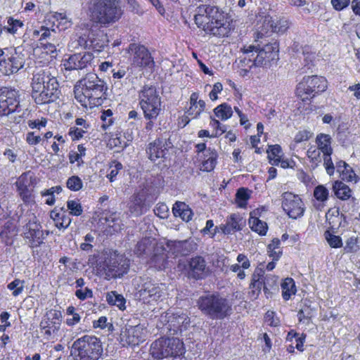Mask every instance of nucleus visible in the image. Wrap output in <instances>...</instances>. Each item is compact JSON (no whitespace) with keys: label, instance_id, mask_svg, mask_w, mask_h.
Here are the masks:
<instances>
[{"label":"nucleus","instance_id":"1","mask_svg":"<svg viewBox=\"0 0 360 360\" xmlns=\"http://www.w3.org/2000/svg\"><path fill=\"white\" fill-rule=\"evenodd\" d=\"M194 20L198 27L206 34L225 37L231 30L228 14L217 6L204 5L198 7Z\"/></svg>","mask_w":360,"mask_h":360},{"label":"nucleus","instance_id":"2","mask_svg":"<svg viewBox=\"0 0 360 360\" xmlns=\"http://www.w3.org/2000/svg\"><path fill=\"white\" fill-rule=\"evenodd\" d=\"M105 82L96 74L89 73L75 86V98L83 107L93 108L99 106L105 99Z\"/></svg>","mask_w":360,"mask_h":360},{"label":"nucleus","instance_id":"3","mask_svg":"<svg viewBox=\"0 0 360 360\" xmlns=\"http://www.w3.org/2000/svg\"><path fill=\"white\" fill-rule=\"evenodd\" d=\"M86 5L90 20L103 27L117 22L123 13L119 0H89Z\"/></svg>","mask_w":360,"mask_h":360},{"label":"nucleus","instance_id":"4","mask_svg":"<svg viewBox=\"0 0 360 360\" xmlns=\"http://www.w3.org/2000/svg\"><path fill=\"white\" fill-rule=\"evenodd\" d=\"M244 57L240 62L242 66L251 69L252 67L269 68L278 59V44L276 42L267 44L258 50L253 45L243 48Z\"/></svg>","mask_w":360,"mask_h":360},{"label":"nucleus","instance_id":"5","mask_svg":"<svg viewBox=\"0 0 360 360\" xmlns=\"http://www.w3.org/2000/svg\"><path fill=\"white\" fill-rule=\"evenodd\" d=\"M103 353L101 340L90 335H84L77 339L70 349V356L74 360H99Z\"/></svg>","mask_w":360,"mask_h":360},{"label":"nucleus","instance_id":"6","mask_svg":"<svg viewBox=\"0 0 360 360\" xmlns=\"http://www.w3.org/2000/svg\"><path fill=\"white\" fill-rule=\"evenodd\" d=\"M197 305L201 312L212 319H223L230 314L231 307L228 301L216 295H206L199 297Z\"/></svg>","mask_w":360,"mask_h":360},{"label":"nucleus","instance_id":"7","mask_svg":"<svg viewBox=\"0 0 360 360\" xmlns=\"http://www.w3.org/2000/svg\"><path fill=\"white\" fill-rule=\"evenodd\" d=\"M45 79L46 76L41 74L35 78L34 83H32V97L38 105L55 102L60 95L57 79H49L47 86L43 84L44 80L42 79Z\"/></svg>","mask_w":360,"mask_h":360},{"label":"nucleus","instance_id":"8","mask_svg":"<svg viewBox=\"0 0 360 360\" xmlns=\"http://www.w3.org/2000/svg\"><path fill=\"white\" fill-rule=\"evenodd\" d=\"M139 105L146 120H155L162 111L161 97L156 88L145 85L139 94Z\"/></svg>","mask_w":360,"mask_h":360},{"label":"nucleus","instance_id":"9","mask_svg":"<svg viewBox=\"0 0 360 360\" xmlns=\"http://www.w3.org/2000/svg\"><path fill=\"white\" fill-rule=\"evenodd\" d=\"M25 56L10 46L0 48V72L4 75L18 72L25 65Z\"/></svg>","mask_w":360,"mask_h":360},{"label":"nucleus","instance_id":"10","mask_svg":"<svg viewBox=\"0 0 360 360\" xmlns=\"http://www.w3.org/2000/svg\"><path fill=\"white\" fill-rule=\"evenodd\" d=\"M327 88V80L317 75L304 76L296 87V95L305 101L314 96L315 94L323 92Z\"/></svg>","mask_w":360,"mask_h":360},{"label":"nucleus","instance_id":"11","mask_svg":"<svg viewBox=\"0 0 360 360\" xmlns=\"http://www.w3.org/2000/svg\"><path fill=\"white\" fill-rule=\"evenodd\" d=\"M164 287L163 284L156 283L147 278L139 286L137 296L145 303L156 302L162 296Z\"/></svg>","mask_w":360,"mask_h":360},{"label":"nucleus","instance_id":"12","mask_svg":"<svg viewBox=\"0 0 360 360\" xmlns=\"http://www.w3.org/2000/svg\"><path fill=\"white\" fill-rule=\"evenodd\" d=\"M129 268V260L124 255H117L110 258L103 268L104 278L110 280L122 276L127 274Z\"/></svg>","mask_w":360,"mask_h":360},{"label":"nucleus","instance_id":"13","mask_svg":"<svg viewBox=\"0 0 360 360\" xmlns=\"http://www.w3.org/2000/svg\"><path fill=\"white\" fill-rule=\"evenodd\" d=\"M148 331L143 325L126 327L120 335V342L122 346H135L145 341Z\"/></svg>","mask_w":360,"mask_h":360},{"label":"nucleus","instance_id":"14","mask_svg":"<svg viewBox=\"0 0 360 360\" xmlns=\"http://www.w3.org/2000/svg\"><path fill=\"white\" fill-rule=\"evenodd\" d=\"M19 104L18 91L7 87L0 89V115H8L16 111Z\"/></svg>","mask_w":360,"mask_h":360},{"label":"nucleus","instance_id":"15","mask_svg":"<svg viewBox=\"0 0 360 360\" xmlns=\"http://www.w3.org/2000/svg\"><path fill=\"white\" fill-rule=\"evenodd\" d=\"M282 207L289 217L294 219L304 214V207L302 199L292 193H283Z\"/></svg>","mask_w":360,"mask_h":360},{"label":"nucleus","instance_id":"16","mask_svg":"<svg viewBox=\"0 0 360 360\" xmlns=\"http://www.w3.org/2000/svg\"><path fill=\"white\" fill-rule=\"evenodd\" d=\"M127 52L132 55V64L134 66L150 68L154 63L150 53L143 45L130 44Z\"/></svg>","mask_w":360,"mask_h":360},{"label":"nucleus","instance_id":"17","mask_svg":"<svg viewBox=\"0 0 360 360\" xmlns=\"http://www.w3.org/2000/svg\"><path fill=\"white\" fill-rule=\"evenodd\" d=\"M94 55L90 52L75 53L63 60V66L65 70H82L91 65Z\"/></svg>","mask_w":360,"mask_h":360},{"label":"nucleus","instance_id":"18","mask_svg":"<svg viewBox=\"0 0 360 360\" xmlns=\"http://www.w3.org/2000/svg\"><path fill=\"white\" fill-rule=\"evenodd\" d=\"M289 25L288 20L285 18L265 16L262 30L258 33V35H261L262 37L264 33L267 34L268 32L284 33L289 28Z\"/></svg>","mask_w":360,"mask_h":360},{"label":"nucleus","instance_id":"19","mask_svg":"<svg viewBox=\"0 0 360 360\" xmlns=\"http://www.w3.org/2000/svg\"><path fill=\"white\" fill-rule=\"evenodd\" d=\"M245 225V221L239 214H232L227 217L225 224L216 226L212 233V237L217 232L221 231L224 234H231L242 230Z\"/></svg>","mask_w":360,"mask_h":360},{"label":"nucleus","instance_id":"20","mask_svg":"<svg viewBox=\"0 0 360 360\" xmlns=\"http://www.w3.org/2000/svg\"><path fill=\"white\" fill-rule=\"evenodd\" d=\"M32 182V176H29L28 173H23L15 184L17 191L25 203H30L32 201V191L29 188Z\"/></svg>","mask_w":360,"mask_h":360},{"label":"nucleus","instance_id":"21","mask_svg":"<svg viewBox=\"0 0 360 360\" xmlns=\"http://www.w3.org/2000/svg\"><path fill=\"white\" fill-rule=\"evenodd\" d=\"M188 274L196 280L203 278L207 272L205 260L202 257H192L188 262Z\"/></svg>","mask_w":360,"mask_h":360},{"label":"nucleus","instance_id":"22","mask_svg":"<svg viewBox=\"0 0 360 360\" xmlns=\"http://www.w3.org/2000/svg\"><path fill=\"white\" fill-rule=\"evenodd\" d=\"M47 20L60 30H65L72 25V19L65 13H51L47 15Z\"/></svg>","mask_w":360,"mask_h":360},{"label":"nucleus","instance_id":"23","mask_svg":"<svg viewBox=\"0 0 360 360\" xmlns=\"http://www.w3.org/2000/svg\"><path fill=\"white\" fill-rule=\"evenodd\" d=\"M198 98L199 95L196 92L193 93L190 96V107L186 113L192 119L198 118L205 108V101Z\"/></svg>","mask_w":360,"mask_h":360},{"label":"nucleus","instance_id":"24","mask_svg":"<svg viewBox=\"0 0 360 360\" xmlns=\"http://www.w3.org/2000/svg\"><path fill=\"white\" fill-rule=\"evenodd\" d=\"M148 158L152 161H156L158 159L163 158L166 153V147L164 142L160 139H155L150 143L146 149Z\"/></svg>","mask_w":360,"mask_h":360},{"label":"nucleus","instance_id":"25","mask_svg":"<svg viewBox=\"0 0 360 360\" xmlns=\"http://www.w3.org/2000/svg\"><path fill=\"white\" fill-rule=\"evenodd\" d=\"M167 355L169 356H181L185 354L186 349L184 342L177 338H165Z\"/></svg>","mask_w":360,"mask_h":360},{"label":"nucleus","instance_id":"26","mask_svg":"<svg viewBox=\"0 0 360 360\" xmlns=\"http://www.w3.org/2000/svg\"><path fill=\"white\" fill-rule=\"evenodd\" d=\"M25 238L32 241L33 245L37 246L42 243V231L37 223H29L26 225Z\"/></svg>","mask_w":360,"mask_h":360},{"label":"nucleus","instance_id":"27","mask_svg":"<svg viewBox=\"0 0 360 360\" xmlns=\"http://www.w3.org/2000/svg\"><path fill=\"white\" fill-rule=\"evenodd\" d=\"M150 354L156 359H162L168 357L165 338H159L151 344Z\"/></svg>","mask_w":360,"mask_h":360},{"label":"nucleus","instance_id":"28","mask_svg":"<svg viewBox=\"0 0 360 360\" xmlns=\"http://www.w3.org/2000/svg\"><path fill=\"white\" fill-rule=\"evenodd\" d=\"M172 212L175 217H179L185 221H189L192 219L193 212L188 205L182 202H176L172 207Z\"/></svg>","mask_w":360,"mask_h":360},{"label":"nucleus","instance_id":"29","mask_svg":"<svg viewBox=\"0 0 360 360\" xmlns=\"http://www.w3.org/2000/svg\"><path fill=\"white\" fill-rule=\"evenodd\" d=\"M144 198L139 193L134 194L129 203V210L133 215L139 216L143 213Z\"/></svg>","mask_w":360,"mask_h":360},{"label":"nucleus","instance_id":"30","mask_svg":"<svg viewBox=\"0 0 360 360\" xmlns=\"http://www.w3.org/2000/svg\"><path fill=\"white\" fill-rule=\"evenodd\" d=\"M332 139L330 135L326 134H319L316 136V143L317 148L323 153H333V150L331 147Z\"/></svg>","mask_w":360,"mask_h":360},{"label":"nucleus","instance_id":"31","mask_svg":"<svg viewBox=\"0 0 360 360\" xmlns=\"http://www.w3.org/2000/svg\"><path fill=\"white\" fill-rule=\"evenodd\" d=\"M253 214H256L255 211L250 214L249 219V226L252 231L257 233L261 236H264L268 230L267 224L265 221L260 220Z\"/></svg>","mask_w":360,"mask_h":360},{"label":"nucleus","instance_id":"32","mask_svg":"<svg viewBox=\"0 0 360 360\" xmlns=\"http://www.w3.org/2000/svg\"><path fill=\"white\" fill-rule=\"evenodd\" d=\"M155 245L153 239L145 238L137 243L135 248L134 253L138 256L146 255L151 252Z\"/></svg>","mask_w":360,"mask_h":360},{"label":"nucleus","instance_id":"33","mask_svg":"<svg viewBox=\"0 0 360 360\" xmlns=\"http://www.w3.org/2000/svg\"><path fill=\"white\" fill-rule=\"evenodd\" d=\"M333 189L336 197L342 200H348L351 197V189L342 181H336L333 186Z\"/></svg>","mask_w":360,"mask_h":360},{"label":"nucleus","instance_id":"34","mask_svg":"<svg viewBox=\"0 0 360 360\" xmlns=\"http://www.w3.org/2000/svg\"><path fill=\"white\" fill-rule=\"evenodd\" d=\"M205 158L202 162V170L210 172L214 169L217 163V154L214 150L208 148L205 154Z\"/></svg>","mask_w":360,"mask_h":360},{"label":"nucleus","instance_id":"35","mask_svg":"<svg viewBox=\"0 0 360 360\" xmlns=\"http://www.w3.org/2000/svg\"><path fill=\"white\" fill-rule=\"evenodd\" d=\"M188 242L186 240L170 241L167 243V247L169 248V250L175 256L185 255L189 252L186 248Z\"/></svg>","mask_w":360,"mask_h":360},{"label":"nucleus","instance_id":"36","mask_svg":"<svg viewBox=\"0 0 360 360\" xmlns=\"http://www.w3.org/2000/svg\"><path fill=\"white\" fill-rule=\"evenodd\" d=\"M214 115L222 121L231 118L233 115V110L230 105L223 103L214 109Z\"/></svg>","mask_w":360,"mask_h":360},{"label":"nucleus","instance_id":"37","mask_svg":"<svg viewBox=\"0 0 360 360\" xmlns=\"http://www.w3.org/2000/svg\"><path fill=\"white\" fill-rule=\"evenodd\" d=\"M282 296L285 300H288L291 295L296 292L295 281L291 278H286L281 283Z\"/></svg>","mask_w":360,"mask_h":360},{"label":"nucleus","instance_id":"38","mask_svg":"<svg viewBox=\"0 0 360 360\" xmlns=\"http://www.w3.org/2000/svg\"><path fill=\"white\" fill-rule=\"evenodd\" d=\"M106 300L109 304L117 306L121 310H124L126 308L124 297L116 291L108 292L106 295Z\"/></svg>","mask_w":360,"mask_h":360},{"label":"nucleus","instance_id":"39","mask_svg":"<svg viewBox=\"0 0 360 360\" xmlns=\"http://www.w3.org/2000/svg\"><path fill=\"white\" fill-rule=\"evenodd\" d=\"M268 158L272 165H278L280 158L282 157V149L279 145L269 146L267 150Z\"/></svg>","mask_w":360,"mask_h":360},{"label":"nucleus","instance_id":"40","mask_svg":"<svg viewBox=\"0 0 360 360\" xmlns=\"http://www.w3.org/2000/svg\"><path fill=\"white\" fill-rule=\"evenodd\" d=\"M277 280L278 278L272 274L265 275L263 291L266 297L271 296V290L277 289Z\"/></svg>","mask_w":360,"mask_h":360},{"label":"nucleus","instance_id":"41","mask_svg":"<svg viewBox=\"0 0 360 360\" xmlns=\"http://www.w3.org/2000/svg\"><path fill=\"white\" fill-rule=\"evenodd\" d=\"M169 322L170 325L181 330L183 328H186L187 327L190 320L186 314L182 313L181 314H174V316L170 318Z\"/></svg>","mask_w":360,"mask_h":360},{"label":"nucleus","instance_id":"42","mask_svg":"<svg viewBox=\"0 0 360 360\" xmlns=\"http://www.w3.org/2000/svg\"><path fill=\"white\" fill-rule=\"evenodd\" d=\"M66 315L68 316L65 320V323L68 326L73 327L81 321V316L77 312V309L73 306H69L66 309Z\"/></svg>","mask_w":360,"mask_h":360},{"label":"nucleus","instance_id":"43","mask_svg":"<svg viewBox=\"0 0 360 360\" xmlns=\"http://www.w3.org/2000/svg\"><path fill=\"white\" fill-rule=\"evenodd\" d=\"M250 198V191L248 188H240L236 194V203L238 207L244 208L246 207L248 200Z\"/></svg>","mask_w":360,"mask_h":360},{"label":"nucleus","instance_id":"44","mask_svg":"<svg viewBox=\"0 0 360 360\" xmlns=\"http://www.w3.org/2000/svg\"><path fill=\"white\" fill-rule=\"evenodd\" d=\"M236 261L238 264H231L229 266L230 271L236 273L237 270H240V268L243 269H248L250 266V262L244 254H239L237 256Z\"/></svg>","mask_w":360,"mask_h":360},{"label":"nucleus","instance_id":"45","mask_svg":"<svg viewBox=\"0 0 360 360\" xmlns=\"http://www.w3.org/2000/svg\"><path fill=\"white\" fill-rule=\"evenodd\" d=\"M23 26L24 24L22 20L10 17L8 19L7 26L5 27V29L8 33L15 34L18 32L19 30L23 27Z\"/></svg>","mask_w":360,"mask_h":360},{"label":"nucleus","instance_id":"46","mask_svg":"<svg viewBox=\"0 0 360 360\" xmlns=\"http://www.w3.org/2000/svg\"><path fill=\"white\" fill-rule=\"evenodd\" d=\"M105 220L109 226L113 229L114 232L120 231L122 229L120 213L112 212L105 217Z\"/></svg>","mask_w":360,"mask_h":360},{"label":"nucleus","instance_id":"47","mask_svg":"<svg viewBox=\"0 0 360 360\" xmlns=\"http://www.w3.org/2000/svg\"><path fill=\"white\" fill-rule=\"evenodd\" d=\"M359 238L356 236H352L345 242L344 250L346 252L355 253L360 249L359 245Z\"/></svg>","mask_w":360,"mask_h":360},{"label":"nucleus","instance_id":"48","mask_svg":"<svg viewBox=\"0 0 360 360\" xmlns=\"http://www.w3.org/2000/svg\"><path fill=\"white\" fill-rule=\"evenodd\" d=\"M44 75L46 76V79H44V82L43 83V84L45 86H47L48 85H49L48 84V81H49V79H56V77L53 75L52 74V68H39V69H37L33 75V77H32V83H34V79L35 78L39 75Z\"/></svg>","mask_w":360,"mask_h":360},{"label":"nucleus","instance_id":"49","mask_svg":"<svg viewBox=\"0 0 360 360\" xmlns=\"http://www.w3.org/2000/svg\"><path fill=\"white\" fill-rule=\"evenodd\" d=\"M45 25L41 26V37L39 41L46 40L51 37L52 33H56V29L53 25L49 22L47 20V16L44 20Z\"/></svg>","mask_w":360,"mask_h":360},{"label":"nucleus","instance_id":"50","mask_svg":"<svg viewBox=\"0 0 360 360\" xmlns=\"http://www.w3.org/2000/svg\"><path fill=\"white\" fill-rule=\"evenodd\" d=\"M62 191V188L59 186L51 187L47 190L41 192L42 196H47L46 203L49 205H53L55 202L54 193H60Z\"/></svg>","mask_w":360,"mask_h":360},{"label":"nucleus","instance_id":"51","mask_svg":"<svg viewBox=\"0 0 360 360\" xmlns=\"http://www.w3.org/2000/svg\"><path fill=\"white\" fill-rule=\"evenodd\" d=\"M324 236L329 245L333 248H338L342 246V238L331 233L329 231L324 233Z\"/></svg>","mask_w":360,"mask_h":360},{"label":"nucleus","instance_id":"52","mask_svg":"<svg viewBox=\"0 0 360 360\" xmlns=\"http://www.w3.org/2000/svg\"><path fill=\"white\" fill-rule=\"evenodd\" d=\"M122 169V165L116 160L112 161L109 165L110 173L107 174V178L110 182L115 181L119 172Z\"/></svg>","mask_w":360,"mask_h":360},{"label":"nucleus","instance_id":"53","mask_svg":"<svg viewBox=\"0 0 360 360\" xmlns=\"http://www.w3.org/2000/svg\"><path fill=\"white\" fill-rule=\"evenodd\" d=\"M67 187L73 191H79L83 186V182L78 176H72L66 181Z\"/></svg>","mask_w":360,"mask_h":360},{"label":"nucleus","instance_id":"54","mask_svg":"<svg viewBox=\"0 0 360 360\" xmlns=\"http://www.w3.org/2000/svg\"><path fill=\"white\" fill-rule=\"evenodd\" d=\"M321 152L318 148L313 146L310 147L307 152L310 162L316 167L321 162Z\"/></svg>","mask_w":360,"mask_h":360},{"label":"nucleus","instance_id":"55","mask_svg":"<svg viewBox=\"0 0 360 360\" xmlns=\"http://www.w3.org/2000/svg\"><path fill=\"white\" fill-rule=\"evenodd\" d=\"M112 115V111L110 109L103 110L102 112L101 120L102 121L101 127L103 129H106L112 124L114 122Z\"/></svg>","mask_w":360,"mask_h":360},{"label":"nucleus","instance_id":"56","mask_svg":"<svg viewBox=\"0 0 360 360\" xmlns=\"http://www.w3.org/2000/svg\"><path fill=\"white\" fill-rule=\"evenodd\" d=\"M25 281L20 279H15L8 285V288L12 290L13 295L16 297L19 295L23 290Z\"/></svg>","mask_w":360,"mask_h":360},{"label":"nucleus","instance_id":"57","mask_svg":"<svg viewBox=\"0 0 360 360\" xmlns=\"http://www.w3.org/2000/svg\"><path fill=\"white\" fill-rule=\"evenodd\" d=\"M332 154L333 153H328L323 155V166L326 173L330 176L333 175L335 170V167L331 158Z\"/></svg>","mask_w":360,"mask_h":360},{"label":"nucleus","instance_id":"58","mask_svg":"<svg viewBox=\"0 0 360 360\" xmlns=\"http://www.w3.org/2000/svg\"><path fill=\"white\" fill-rule=\"evenodd\" d=\"M314 196L317 200L324 202L328 200V191L325 186L319 185L315 188Z\"/></svg>","mask_w":360,"mask_h":360},{"label":"nucleus","instance_id":"59","mask_svg":"<svg viewBox=\"0 0 360 360\" xmlns=\"http://www.w3.org/2000/svg\"><path fill=\"white\" fill-rule=\"evenodd\" d=\"M151 263L158 269H165L167 263L166 255L164 253L154 255L151 258Z\"/></svg>","mask_w":360,"mask_h":360},{"label":"nucleus","instance_id":"60","mask_svg":"<svg viewBox=\"0 0 360 360\" xmlns=\"http://www.w3.org/2000/svg\"><path fill=\"white\" fill-rule=\"evenodd\" d=\"M67 207L72 215L79 216L82 213V207L78 200H68Z\"/></svg>","mask_w":360,"mask_h":360},{"label":"nucleus","instance_id":"61","mask_svg":"<svg viewBox=\"0 0 360 360\" xmlns=\"http://www.w3.org/2000/svg\"><path fill=\"white\" fill-rule=\"evenodd\" d=\"M340 176L342 180L347 181H357V176L352 169V167L348 165V167L345 168V169L342 170Z\"/></svg>","mask_w":360,"mask_h":360},{"label":"nucleus","instance_id":"62","mask_svg":"<svg viewBox=\"0 0 360 360\" xmlns=\"http://www.w3.org/2000/svg\"><path fill=\"white\" fill-rule=\"evenodd\" d=\"M154 213L161 219H166L169 216V208L165 203H159L155 206Z\"/></svg>","mask_w":360,"mask_h":360},{"label":"nucleus","instance_id":"63","mask_svg":"<svg viewBox=\"0 0 360 360\" xmlns=\"http://www.w3.org/2000/svg\"><path fill=\"white\" fill-rule=\"evenodd\" d=\"M264 278L259 280V281H257L255 284H254V282H251L250 284V288L252 290L251 293L252 294V296L255 297H257L259 294L261 292L262 289L264 290Z\"/></svg>","mask_w":360,"mask_h":360},{"label":"nucleus","instance_id":"64","mask_svg":"<svg viewBox=\"0 0 360 360\" xmlns=\"http://www.w3.org/2000/svg\"><path fill=\"white\" fill-rule=\"evenodd\" d=\"M311 136L312 134L307 130L300 131L295 134L294 141L296 143L307 141L311 137Z\"/></svg>","mask_w":360,"mask_h":360}]
</instances>
